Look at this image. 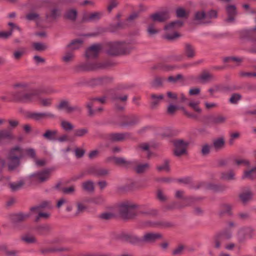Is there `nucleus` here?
Instances as JSON below:
<instances>
[{"label":"nucleus","mask_w":256,"mask_h":256,"mask_svg":"<svg viewBox=\"0 0 256 256\" xmlns=\"http://www.w3.org/2000/svg\"><path fill=\"white\" fill-rule=\"evenodd\" d=\"M130 137L128 132L111 133L108 135L107 138L112 142H121Z\"/></svg>","instance_id":"obj_18"},{"label":"nucleus","mask_w":256,"mask_h":256,"mask_svg":"<svg viewBox=\"0 0 256 256\" xmlns=\"http://www.w3.org/2000/svg\"><path fill=\"white\" fill-rule=\"evenodd\" d=\"M170 161L168 160H165L164 161V164L162 165L158 166L156 167L157 170L158 172H161L162 170H164L166 172H168L170 170V166H169Z\"/></svg>","instance_id":"obj_47"},{"label":"nucleus","mask_w":256,"mask_h":256,"mask_svg":"<svg viewBox=\"0 0 256 256\" xmlns=\"http://www.w3.org/2000/svg\"><path fill=\"white\" fill-rule=\"evenodd\" d=\"M78 12L76 10L72 9L66 12L64 14V17L72 21H74L77 17Z\"/></svg>","instance_id":"obj_39"},{"label":"nucleus","mask_w":256,"mask_h":256,"mask_svg":"<svg viewBox=\"0 0 256 256\" xmlns=\"http://www.w3.org/2000/svg\"><path fill=\"white\" fill-rule=\"evenodd\" d=\"M148 168L149 164L146 163L138 165L134 170L138 174H141L144 172Z\"/></svg>","instance_id":"obj_48"},{"label":"nucleus","mask_w":256,"mask_h":256,"mask_svg":"<svg viewBox=\"0 0 256 256\" xmlns=\"http://www.w3.org/2000/svg\"><path fill=\"white\" fill-rule=\"evenodd\" d=\"M22 240L26 244H33L36 242V239L32 236L26 234L22 237Z\"/></svg>","instance_id":"obj_45"},{"label":"nucleus","mask_w":256,"mask_h":256,"mask_svg":"<svg viewBox=\"0 0 256 256\" xmlns=\"http://www.w3.org/2000/svg\"><path fill=\"white\" fill-rule=\"evenodd\" d=\"M242 178L256 179V166L250 170L244 171Z\"/></svg>","instance_id":"obj_33"},{"label":"nucleus","mask_w":256,"mask_h":256,"mask_svg":"<svg viewBox=\"0 0 256 256\" xmlns=\"http://www.w3.org/2000/svg\"><path fill=\"white\" fill-rule=\"evenodd\" d=\"M60 14V12L58 8H53L51 10L50 13L46 14V18L47 19L52 18L54 20H56Z\"/></svg>","instance_id":"obj_42"},{"label":"nucleus","mask_w":256,"mask_h":256,"mask_svg":"<svg viewBox=\"0 0 256 256\" xmlns=\"http://www.w3.org/2000/svg\"><path fill=\"white\" fill-rule=\"evenodd\" d=\"M192 188L198 190L200 188H204L206 189L210 190L215 192H220L224 190L226 186L222 184H216L212 183L207 184L204 182H198L196 185L191 187Z\"/></svg>","instance_id":"obj_9"},{"label":"nucleus","mask_w":256,"mask_h":256,"mask_svg":"<svg viewBox=\"0 0 256 256\" xmlns=\"http://www.w3.org/2000/svg\"><path fill=\"white\" fill-rule=\"evenodd\" d=\"M107 78L106 77L98 78L92 80L91 83L94 85H100L106 82Z\"/></svg>","instance_id":"obj_58"},{"label":"nucleus","mask_w":256,"mask_h":256,"mask_svg":"<svg viewBox=\"0 0 256 256\" xmlns=\"http://www.w3.org/2000/svg\"><path fill=\"white\" fill-rule=\"evenodd\" d=\"M82 187L84 190L88 192H92L94 190V182L91 180H88L83 182Z\"/></svg>","instance_id":"obj_41"},{"label":"nucleus","mask_w":256,"mask_h":256,"mask_svg":"<svg viewBox=\"0 0 256 256\" xmlns=\"http://www.w3.org/2000/svg\"><path fill=\"white\" fill-rule=\"evenodd\" d=\"M48 202H44L39 206L31 208L30 210L32 212H38L42 208H46L48 206Z\"/></svg>","instance_id":"obj_59"},{"label":"nucleus","mask_w":256,"mask_h":256,"mask_svg":"<svg viewBox=\"0 0 256 256\" xmlns=\"http://www.w3.org/2000/svg\"><path fill=\"white\" fill-rule=\"evenodd\" d=\"M184 52L188 58H192L196 54L195 48L192 44H184Z\"/></svg>","instance_id":"obj_27"},{"label":"nucleus","mask_w":256,"mask_h":256,"mask_svg":"<svg viewBox=\"0 0 256 256\" xmlns=\"http://www.w3.org/2000/svg\"><path fill=\"white\" fill-rule=\"evenodd\" d=\"M108 62H87L78 66L76 67L77 70H82L84 71L94 70L96 69H104L110 66Z\"/></svg>","instance_id":"obj_8"},{"label":"nucleus","mask_w":256,"mask_h":256,"mask_svg":"<svg viewBox=\"0 0 256 256\" xmlns=\"http://www.w3.org/2000/svg\"><path fill=\"white\" fill-rule=\"evenodd\" d=\"M184 22L180 20H176L173 21L166 25L164 26V30H170L176 28H178L182 26Z\"/></svg>","instance_id":"obj_30"},{"label":"nucleus","mask_w":256,"mask_h":256,"mask_svg":"<svg viewBox=\"0 0 256 256\" xmlns=\"http://www.w3.org/2000/svg\"><path fill=\"white\" fill-rule=\"evenodd\" d=\"M184 194V191L177 190L176 192V198H182L186 202H192L194 201L200 200V198H194L192 196L183 198L182 196H183Z\"/></svg>","instance_id":"obj_34"},{"label":"nucleus","mask_w":256,"mask_h":256,"mask_svg":"<svg viewBox=\"0 0 256 256\" xmlns=\"http://www.w3.org/2000/svg\"><path fill=\"white\" fill-rule=\"evenodd\" d=\"M136 206L128 202H124L119 206V213L124 220L132 219L138 214L136 209Z\"/></svg>","instance_id":"obj_5"},{"label":"nucleus","mask_w":256,"mask_h":256,"mask_svg":"<svg viewBox=\"0 0 256 256\" xmlns=\"http://www.w3.org/2000/svg\"><path fill=\"white\" fill-rule=\"evenodd\" d=\"M32 46L34 49L37 51H43L46 48V46L40 42H34Z\"/></svg>","instance_id":"obj_57"},{"label":"nucleus","mask_w":256,"mask_h":256,"mask_svg":"<svg viewBox=\"0 0 256 256\" xmlns=\"http://www.w3.org/2000/svg\"><path fill=\"white\" fill-rule=\"evenodd\" d=\"M184 22L180 20H176L173 21L166 25L164 26V30H170L176 28H178L182 26Z\"/></svg>","instance_id":"obj_29"},{"label":"nucleus","mask_w":256,"mask_h":256,"mask_svg":"<svg viewBox=\"0 0 256 256\" xmlns=\"http://www.w3.org/2000/svg\"><path fill=\"white\" fill-rule=\"evenodd\" d=\"M232 206L228 204H224L222 206V210L220 212V214L222 215L224 214H228L229 215L232 214L231 212Z\"/></svg>","instance_id":"obj_51"},{"label":"nucleus","mask_w":256,"mask_h":256,"mask_svg":"<svg viewBox=\"0 0 256 256\" xmlns=\"http://www.w3.org/2000/svg\"><path fill=\"white\" fill-rule=\"evenodd\" d=\"M29 214H24L22 213L14 214L12 216V219L15 223L22 222L29 217Z\"/></svg>","instance_id":"obj_32"},{"label":"nucleus","mask_w":256,"mask_h":256,"mask_svg":"<svg viewBox=\"0 0 256 256\" xmlns=\"http://www.w3.org/2000/svg\"><path fill=\"white\" fill-rule=\"evenodd\" d=\"M26 93L28 94H32V100L25 104L31 103L34 102L38 101L40 104L44 107H48L51 106L52 102V98H42L40 96L42 94H46V91L42 88H38L32 90L30 92L26 90Z\"/></svg>","instance_id":"obj_4"},{"label":"nucleus","mask_w":256,"mask_h":256,"mask_svg":"<svg viewBox=\"0 0 256 256\" xmlns=\"http://www.w3.org/2000/svg\"><path fill=\"white\" fill-rule=\"evenodd\" d=\"M27 117L36 121H40L46 118H54L56 116L50 112H28L27 114Z\"/></svg>","instance_id":"obj_13"},{"label":"nucleus","mask_w":256,"mask_h":256,"mask_svg":"<svg viewBox=\"0 0 256 256\" xmlns=\"http://www.w3.org/2000/svg\"><path fill=\"white\" fill-rule=\"evenodd\" d=\"M210 146L205 144L202 146L201 153L202 156H207L210 152Z\"/></svg>","instance_id":"obj_63"},{"label":"nucleus","mask_w":256,"mask_h":256,"mask_svg":"<svg viewBox=\"0 0 256 256\" xmlns=\"http://www.w3.org/2000/svg\"><path fill=\"white\" fill-rule=\"evenodd\" d=\"M232 90V88L227 86L219 85L216 86V90L220 92H226Z\"/></svg>","instance_id":"obj_61"},{"label":"nucleus","mask_w":256,"mask_h":256,"mask_svg":"<svg viewBox=\"0 0 256 256\" xmlns=\"http://www.w3.org/2000/svg\"><path fill=\"white\" fill-rule=\"evenodd\" d=\"M58 131L56 130H47L42 134V137L50 141H56Z\"/></svg>","instance_id":"obj_23"},{"label":"nucleus","mask_w":256,"mask_h":256,"mask_svg":"<svg viewBox=\"0 0 256 256\" xmlns=\"http://www.w3.org/2000/svg\"><path fill=\"white\" fill-rule=\"evenodd\" d=\"M14 138L12 132L10 130H0V140H12Z\"/></svg>","instance_id":"obj_37"},{"label":"nucleus","mask_w":256,"mask_h":256,"mask_svg":"<svg viewBox=\"0 0 256 256\" xmlns=\"http://www.w3.org/2000/svg\"><path fill=\"white\" fill-rule=\"evenodd\" d=\"M110 170L106 168L98 166H90L87 168L85 172H82L78 178H82L86 174H91L98 177H103L109 174Z\"/></svg>","instance_id":"obj_7"},{"label":"nucleus","mask_w":256,"mask_h":256,"mask_svg":"<svg viewBox=\"0 0 256 256\" xmlns=\"http://www.w3.org/2000/svg\"><path fill=\"white\" fill-rule=\"evenodd\" d=\"M176 14L178 18H186L187 16L186 10L184 9L181 8L176 9Z\"/></svg>","instance_id":"obj_64"},{"label":"nucleus","mask_w":256,"mask_h":256,"mask_svg":"<svg viewBox=\"0 0 256 256\" xmlns=\"http://www.w3.org/2000/svg\"><path fill=\"white\" fill-rule=\"evenodd\" d=\"M164 98L163 94H160L159 95H156L155 94H152L151 95V98L152 99V101L150 102V107L152 108H155L160 104V101L162 100Z\"/></svg>","instance_id":"obj_28"},{"label":"nucleus","mask_w":256,"mask_h":256,"mask_svg":"<svg viewBox=\"0 0 256 256\" xmlns=\"http://www.w3.org/2000/svg\"><path fill=\"white\" fill-rule=\"evenodd\" d=\"M24 150L19 146L12 148L7 156L8 167L10 171L16 169L20 164V160L23 158Z\"/></svg>","instance_id":"obj_3"},{"label":"nucleus","mask_w":256,"mask_h":256,"mask_svg":"<svg viewBox=\"0 0 256 256\" xmlns=\"http://www.w3.org/2000/svg\"><path fill=\"white\" fill-rule=\"evenodd\" d=\"M232 237V232L228 230L220 232L214 238V247L216 248H219L221 244L230 238Z\"/></svg>","instance_id":"obj_12"},{"label":"nucleus","mask_w":256,"mask_h":256,"mask_svg":"<svg viewBox=\"0 0 256 256\" xmlns=\"http://www.w3.org/2000/svg\"><path fill=\"white\" fill-rule=\"evenodd\" d=\"M14 88H21V90H16L14 92L8 93V96H3L0 97V99L4 102H18L25 103L32 100V94L26 93V88L28 84L25 82H18L13 85Z\"/></svg>","instance_id":"obj_1"},{"label":"nucleus","mask_w":256,"mask_h":256,"mask_svg":"<svg viewBox=\"0 0 256 256\" xmlns=\"http://www.w3.org/2000/svg\"><path fill=\"white\" fill-rule=\"evenodd\" d=\"M162 238L160 233L148 232L140 238L141 244H152Z\"/></svg>","instance_id":"obj_14"},{"label":"nucleus","mask_w":256,"mask_h":256,"mask_svg":"<svg viewBox=\"0 0 256 256\" xmlns=\"http://www.w3.org/2000/svg\"><path fill=\"white\" fill-rule=\"evenodd\" d=\"M83 41L80 39H76L67 46L68 48H71L73 50L78 48L82 44Z\"/></svg>","instance_id":"obj_40"},{"label":"nucleus","mask_w":256,"mask_h":256,"mask_svg":"<svg viewBox=\"0 0 256 256\" xmlns=\"http://www.w3.org/2000/svg\"><path fill=\"white\" fill-rule=\"evenodd\" d=\"M226 118L221 116H212L210 118V122L212 124H223L225 122Z\"/></svg>","instance_id":"obj_35"},{"label":"nucleus","mask_w":256,"mask_h":256,"mask_svg":"<svg viewBox=\"0 0 256 256\" xmlns=\"http://www.w3.org/2000/svg\"><path fill=\"white\" fill-rule=\"evenodd\" d=\"M88 132L87 128H82L74 130V136L76 137H82Z\"/></svg>","instance_id":"obj_43"},{"label":"nucleus","mask_w":256,"mask_h":256,"mask_svg":"<svg viewBox=\"0 0 256 256\" xmlns=\"http://www.w3.org/2000/svg\"><path fill=\"white\" fill-rule=\"evenodd\" d=\"M60 126L65 131H70L73 130L74 126L69 122L63 120L61 122Z\"/></svg>","instance_id":"obj_49"},{"label":"nucleus","mask_w":256,"mask_h":256,"mask_svg":"<svg viewBox=\"0 0 256 256\" xmlns=\"http://www.w3.org/2000/svg\"><path fill=\"white\" fill-rule=\"evenodd\" d=\"M106 53L110 56L127 55L134 48L130 42L124 41L110 42L105 44Z\"/></svg>","instance_id":"obj_2"},{"label":"nucleus","mask_w":256,"mask_h":256,"mask_svg":"<svg viewBox=\"0 0 256 256\" xmlns=\"http://www.w3.org/2000/svg\"><path fill=\"white\" fill-rule=\"evenodd\" d=\"M144 226L146 227H158L161 228H165L172 227L173 224L167 221H158L156 222L146 221L144 222Z\"/></svg>","instance_id":"obj_17"},{"label":"nucleus","mask_w":256,"mask_h":256,"mask_svg":"<svg viewBox=\"0 0 256 256\" xmlns=\"http://www.w3.org/2000/svg\"><path fill=\"white\" fill-rule=\"evenodd\" d=\"M122 238L126 241L134 244H140V238L129 234H123Z\"/></svg>","instance_id":"obj_26"},{"label":"nucleus","mask_w":256,"mask_h":256,"mask_svg":"<svg viewBox=\"0 0 256 256\" xmlns=\"http://www.w3.org/2000/svg\"><path fill=\"white\" fill-rule=\"evenodd\" d=\"M206 19V13L204 11H198L194 14V20L200 21Z\"/></svg>","instance_id":"obj_50"},{"label":"nucleus","mask_w":256,"mask_h":256,"mask_svg":"<svg viewBox=\"0 0 256 256\" xmlns=\"http://www.w3.org/2000/svg\"><path fill=\"white\" fill-rule=\"evenodd\" d=\"M31 158L34 160L36 158V152L35 150L32 148H26L24 150V153Z\"/></svg>","instance_id":"obj_56"},{"label":"nucleus","mask_w":256,"mask_h":256,"mask_svg":"<svg viewBox=\"0 0 256 256\" xmlns=\"http://www.w3.org/2000/svg\"><path fill=\"white\" fill-rule=\"evenodd\" d=\"M224 140L220 138L214 140L213 146L216 150L222 149L224 146Z\"/></svg>","instance_id":"obj_38"},{"label":"nucleus","mask_w":256,"mask_h":256,"mask_svg":"<svg viewBox=\"0 0 256 256\" xmlns=\"http://www.w3.org/2000/svg\"><path fill=\"white\" fill-rule=\"evenodd\" d=\"M252 193L250 191L242 193L239 196V198L243 204H246L252 198Z\"/></svg>","instance_id":"obj_36"},{"label":"nucleus","mask_w":256,"mask_h":256,"mask_svg":"<svg viewBox=\"0 0 256 256\" xmlns=\"http://www.w3.org/2000/svg\"><path fill=\"white\" fill-rule=\"evenodd\" d=\"M102 14L100 12H95L90 14L88 16H83L82 21L83 22L98 20L100 18Z\"/></svg>","instance_id":"obj_25"},{"label":"nucleus","mask_w":256,"mask_h":256,"mask_svg":"<svg viewBox=\"0 0 256 256\" xmlns=\"http://www.w3.org/2000/svg\"><path fill=\"white\" fill-rule=\"evenodd\" d=\"M154 22H164L170 18L168 12L167 11L156 12L150 16Z\"/></svg>","instance_id":"obj_20"},{"label":"nucleus","mask_w":256,"mask_h":256,"mask_svg":"<svg viewBox=\"0 0 256 256\" xmlns=\"http://www.w3.org/2000/svg\"><path fill=\"white\" fill-rule=\"evenodd\" d=\"M102 48L103 46L102 44H94L86 50L85 54L86 57L88 59L96 58Z\"/></svg>","instance_id":"obj_11"},{"label":"nucleus","mask_w":256,"mask_h":256,"mask_svg":"<svg viewBox=\"0 0 256 256\" xmlns=\"http://www.w3.org/2000/svg\"><path fill=\"white\" fill-rule=\"evenodd\" d=\"M188 143L182 140H177L174 142V154L176 156H180L186 152V148Z\"/></svg>","instance_id":"obj_10"},{"label":"nucleus","mask_w":256,"mask_h":256,"mask_svg":"<svg viewBox=\"0 0 256 256\" xmlns=\"http://www.w3.org/2000/svg\"><path fill=\"white\" fill-rule=\"evenodd\" d=\"M243 61V58L234 57V56H229L223 58V62H234L237 64V65H239L240 62Z\"/></svg>","instance_id":"obj_44"},{"label":"nucleus","mask_w":256,"mask_h":256,"mask_svg":"<svg viewBox=\"0 0 256 256\" xmlns=\"http://www.w3.org/2000/svg\"><path fill=\"white\" fill-rule=\"evenodd\" d=\"M69 102L68 100H62L58 105L56 106L58 110L65 109L66 112L68 111V108L69 106Z\"/></svg>","instance_id":"obj_60"},{"label":"nucleus","mask_w":256,"mask_h":256,"mask_svg":"<svg viewBox=\"0 0 256 256\" xmlns=\"http://www.w3.org/2000/svg\"><path fill=\"white\" fill-rule=\"evenodd\" d=\"M50 174V170H45L34 174L32 176L35 178L39 182H42L47 180L49 178Z\"/></svg>","instance_id":"obj_21"},{"label":"nucleus","mask_w":256,"mask_h":256,"mask_svg":"<svg viewBox=\"0 0 256 256\" xmlns=\"http://www.w3.org/2000/svg\"><path fill=\"white\" fill-rule=\"evenodd\" d=\"M68 248H46L43 249L41 250V252L42 254H46L47 252H62L64 250H67Z\"/></svg>","instance_id":"obj_54"},{"label":"nucleus","mask_w":256,"mask_h":256,"mask_svg":"<svg viewBox=\"0 0 256 256\" xmlns=\"http://www.w3.org/2000/svg\"><path fill=\"white\" fill-rule=\"evenodd\" d=\"M242 98V96L239 94H234L229 100L230 103L236 104Z\"/></svg>","instance_id":"obj_55"},{"label":"nucleus","mask_w":256,"mask_h":256,"mask_svg":"<svg viewBox=\"0 0 256 256\" xmlns=\"http://www.w3.org/2000/svg\"><path fill=\"white\" fill-rule=\"evenodd\" d=\"M139 122V118L138 116L132 115L127 116L122 123V126H133L138 123Z\"/></svg>","instance_id":"obj_24"},{"label":"nucleus","mask_w":256,"mask_h":256,"mask_svg":"<svg viewBox=\"0 0 256 256\" xmlns=\"http://www.w3.org/2000/svg\"><path fill=\"white\" fill-rule=\"evenodd\" d=\"M214 78L213 75L210 74L208 72H204L200 76L198 79L202 82H205L209 80H212Z\"/></svg>","instance_id":"obj_46"},{"label":"nucleus","mask_w":256,"mask_h":256,"mask_svg":"<svg viewBox=\"0 0 256 256\" xmlns=\"http://www.w3.org/2000/svg\"><path fill=\"white\" fill-rule=\"evenodd\" d=\"M34 230L38 234L46 236L52 230V228L48 224H41L36 226Z\"/></svg>","instance_id":"obj_22"},{"label":"nucleus","mask_w":256,"mask_h":256,"mask_svg":"<svg viewBox=\"0 0 256 256\" xmlns=\"http://www.w3.org/2000/svg\"><path fill=\"white\" fill-rule=\"evenodd\" d=\"M147 31L150 36L155 34L158 32V30L154 28V24H152L148 25Z\"/></svg>","instance_id":"obj_62"},{"label":"nucleus","mask_w":256,"mask_h":256,"mask_svg":"<svg viewBox=\"0 0 256 256\" xmlns=\"http://www.w3.org/2000/svg\"><path fill=\"white\" fill-rule=\"evenodd\" d=\"M228 18L226 22L228 23H232L235 20V17L237 14L236 6L234 5H228L226 8Z\"/></svg>","instance_id":"obj_19"},{"label":"nucleus","mask_w":256,"mask_h":256,"mask_svg":"<svg viewBox=\"0 0 256 256\" xmlns=\"http://www.w3.org/2000/svg\"><path fill=\"white\" fill-rule=\"evenodd\" d=\"M128 98L127 95L120 96L118 94H114L112 96V99L115 102V108L118 110H124L125 102L127 100Z\"/></svg>","instance_id":"obj_16"},{"label":"nucleus","mask_w":256,"mask_h":256,"mask_svg":"<svg viewBox=\"0 0 256 256\" xmlns=\"http://www.w3.org/2000/svg\"><path fill=\"white\" fill-rule=\"evenodd\" d=\"M240 38L242 40L256 42V28L244 30L240 32Z\"/></svg>","instance_id":"obj_15"},{"label":"nucleus","mask_w":256,"mask_h":256,"mask_svg":"<svg viewBox=\"0 0 256 256\" xmlns=\"http://www.w3.org/2000/svg\"><path fill=\"white\" fill-rule=\"evenodd\" d=\"M106 96H102V98H94L90 99V102H88L86 106L88 109V116H92L98 112H100L102 111L103 108L100 106L96 108V104L98 102L101 104H104L106 102Z\"/></svg>","instance_id":"obj_6"},{"label":"nucleus","mask_w":256,"mask_h":256,"mask_svg":"<svg viewBox=\"0 0 256 256\" xmlns=\"http://www.w3.org/2000/svg\"><path fill=\"white\" fill-rule=\"evenodd\" d=\"M116 164L128 168L132 165L133 162L130 161L126 160L124 158L116 157L114 158Z\"/></svg>","instance_id":"obj_31"},{"label":"nucleus","mask_w":256,"mask_h":256,"mask_svg":"<svg viewBox=\"0 0 256 256\" xmlns=\"http://www.w3.org/2000/svg\"><path fill=\"white\" fill-rule=\"evenodd\" d=\"M164 80V78L156 77L152 82V86L155 88L162 86Z\"/></svg>","instance_id":"obj_52"},{"label":"nucleus","mask_w":256,"mask_h":256,"mask_svg":"<svg viewBox=\"0 0 256 256\" xmlns=\"http://www.w3.org/2000/svg\"><path fill=\"white\" fill-rule=\"evenodd\" d=\"M24 184V182L22 181H20L17 182L10 183V186L12 191H16L20 189Z\"/></svg>","instance_id":"obj_53"}]
</instances>
